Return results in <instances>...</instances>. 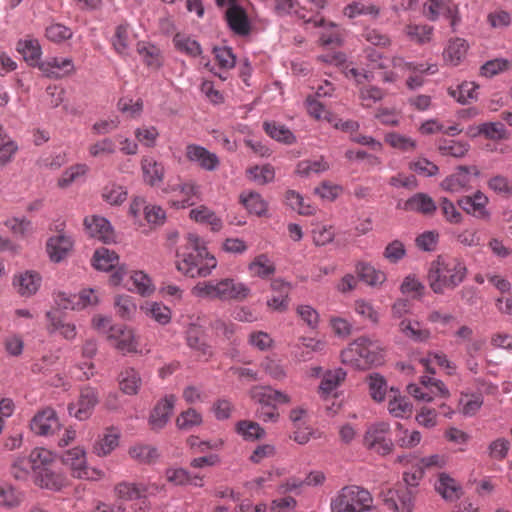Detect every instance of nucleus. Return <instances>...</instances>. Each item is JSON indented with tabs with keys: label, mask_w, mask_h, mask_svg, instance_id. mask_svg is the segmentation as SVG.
<instances>
[{
	"label": "nucleus",
	"mask_w": 512,
	"mask_h": 512,
	"mask_svg": "<svg viewBox=\"0 0 512 512\" xmlns=\"http://www.w3.org/2000/svg\"><path fill=\"white\" fill-rule=\"evenodd\" d=\"M330 169V163L323 156L314 159H304L297 163L295 173L300 177L319 175Z\"/></svg>",
	"instance_id": "obj_32"
},
{
	"label": "nucleus",
	"mask_w": 512,
	"mask_h": 512,
	"mask_svg": "<svg viewBox=\"0 0 512 512\" xmlns=\"http://www.w3.org/2000/svg\"><path fill=\"white\" fill-rule=\"evenodd\" d=\"M272 288L276 290H280V294L277 296H272L267 301L268 307L276 311H285L288 307V293H289V285L280 280H275L272 283Z\"/></svg>",
	"instance_id": "obj_52"
},
{
	"label": "nucleus",
	"mask_w": 512,
	"mask_h": 512,
	"mask_svg": "<svg viewBox=\"0 0 512 512\" xmlns=\"http://www.w3.org/2000/svg\"><path fill=\"white\" fill-rule=\"evenodd\" d=\"M193 296L220 301H242L250 293V289L234 278H223L198 282L192 289Z\"/></svg>",
	"instance_id": "obj_4"
},
{
	"label": "nucleus",
	"mask_w": 512,
	"mask_h": 512,
	"mask_svg": "<svg viewBox=\"0 0 512 512\" xmlns=\"http://www.w3.org/2000/svg\"><path fill=\"white\" fill-rule=\"evenodd\" d=\"M263 129L272 139L284 144H292L296 140L293 133L282 124L264 122Z\"/></svg>",
	"instance_id": "obj_51"
},
{
	"label": "nucleus",
	"mask_w": 512,
	"mask_h": 512,
	"mask_svg": "<svg viewBox=\"0 0 512 512\" xmlns=\"http://www.w3.org/2000/svg\"><path fill=\"white\" fill-rule=\"evenodd\" d=\"M135 138L142 146L154 148L159 138V131L153 125H142L135 129Z\"/></svg>",
	"instance_id": "obj_60"
},
{
	"label": "nucleus",
	"mask_w": 512,
	"mask_h": 512,
	"mask_svg": "<svg viewBox=\"0 0 512 512\" xmlns=\"http://www.w3.org/2000/svg\"><path fill=\"white\" fill-rule=\"evenodd\" d=\"M165 192L179 193L182 199L180 201L173 202V205L177 208H184L186 206L193 205V199L197 198L199 195V186L193 180L181 181L179 183L169 181L165 188Z\"/></svg>",
	"instance_id": "obj_17"
},
{
	"label": "nucleus",
	"mask_w": 512,
	"mask_h": 512,
	"mask_svg": "<svg viewBox=\"0 0 512 512\" xmlns=\"http://www.w3.org/2000/svg\"><path fill=\"white\" fill-rule=\"evenodd\" d=\"M423 13L430 21H436L440 16L445 17L450 20L453 31L461 21L458 4L453 0H429L424 4Z\"/></svg>",
	"instance_id": "obj_9"
},
{
	"label": "nucleus",
	"mask_w": 512,
	"mask_h": 512,
	"mask_svg": "<svg viewBox=\"0 0 512 512\" xmlns=\"http://www.w3.org/2000/svg\"><path fill=\"white\" fill-rule=\"evenodd\" d=\"M467 267L463 259L442 254L430 263L427 280L431 290L444 294L447 290L457 288L467 276Z\"/></svg>",
	"instance_id": "obj_2"
},
{
	"label": "nucleus",
	"mask_w": 512,
	"mask_h": 512,
	"mask_svg": "<svg viewBox=\"0 0 512 512\" xmlns=\"http://www.w3.org/2000/svg\"><path fill=\"white\" fill-rule=\"evenodd\" d=\"M478 85L474 82L465 81L456 87L448 88V94L461 104L470 103L477 99Z\"/></svg>",
	"instance_id": "obj_43"
},
{
	"label": "nucleus",
	"mask_w": 512,
	"mask_h": 512,
	"mask_svg": "<svg viewBox=\"0 0 512 512\" xmlns=\"http://www.w3.org/2000/svg\"><path fill=\"white\" fill-rule=\"evenodd\" d=\"M387 408L389 413L397 418L410 416L413 411V406L410 401L405 396H402L398 390L393 388H391L389 392Z\"/></svg>",
	"instance_id": "obj_34"
},
{
	"label": "nucleus",
	"mask_w": 512,
	"mask_h": 512,
	"mask_svg": "<svg viewBox=\"0 0 512 512\" xmlns=\"http://www.w3.org/2000/svg\"><path fill=\"white\" fill-rule=\"evenodd\" d=\"M190 218L195 222L209 225L212 231H219L222 228V220L204 205L192 209Z\"/></svg>",
	"instance_id": "obj_39"
},
{
	"label": "nucleus",
	"mask_w": 512,
	"mask_h": 512,
	"mask_svg": "<svg viewBox=\"0 0 512 512\" xmlns=\"http://www.w3.org/2000/svg\"><path fill=\"white\" fill-rule=\"evenodd\" d=\"M185 157L189 162L196 164L205 171L212 172L220 166L219 157L198 144H188L185 147Z\"/></svg>",
	"instance_id": "obj_13"
},
{
	"label": "nucleus",
	"mask_w": 512,
	"mask_h": 512,
	"mask_svg": "<svg viewBox=\"0 0 512 512\" xmlns=\"http://www.w3.org/2000/svg\"><path fill=\"white\" fill-rule=\"evenodd\" d=\"M23 501L22 492L18 491L12 485H0V506L6 509L18 507Z\"/></svg>",
	"instance_id": "obj_55"
},
{
	"label": "nucleus",
	"mask_w": 512,
	"mask_h": 512,
	"mask_svg": "<svg viewBox=\"0 0 512 512\" xmlns=\"http://www.w3.org/2000/svg\"><path fill=\"white\" fill-rule=\"evenodd\" d=\"M108 340L113 347L122 354H148L150 348L147 345L142 346L140 336L125 325L117 324L110 326L108 330Z\"/></svg>",
	"instance_id": "obj_6"
},
{
	"label": "nucleus",
	"mask_w": 512,
	"mask_h": 512,
	"mask_svg": "<svg viewBox=\"0 0 512 512\" xmlns=\"http://www.w3.org/2000/svg\"><path fill=\"white\" fill-rule=\"evenodd\" d=\"M436 491L447 501H456L463 494L462 486L450 475L440 473L435 484Z\"/></svg>",
	"instance_id": "obj_28"
},
{
	"label": "nucleus",
	"mask_w": 512,
	"mask_h": 512,
	"mask_svg": "<svg viewBox=\"0 0 512 512\" xmlns=\"http://www.w3.org/2000/svg\"><path fill=\"white\" fill-rule=\"evenodd\" d=\"M31 430L41 436L53 434L60 428V422L54 409L46 407L39 410L30 422Z\"/></svg>",
	"instance_id": "obj_14"
},
{
	"label": "nucleus",
	"mask_w": 512,
	"mask_h": 512,
	"mask_svg": "<svg viewBox=\"0 0 512 512\" xmlns=\"http://www.w3.org/2000/svg\"><path fill=\"white\" fill-rule=\"evenodd\" d=\"M132 43L131 34L127 24H121L116 27L112 38V45L120 55H127Z\"/></svg>",
	"instance_id": "obj_50"
},
{
	"label": "nucleus",
	"mask_w": 512,
	"mask_h": 512,
	"mask_svg": "<svg viewBox=\"0 0 512 512\" xmlns=\"http://www.w3.org/2000/svg\"><path fill=\"white\" fill-rule=\"evenodd\" d=\"M98 402V391L91 386H84L80 389L78 401L68 405V412L76 419L84 421L92 415Z\"/></svg>",
	"instance_id": "obj_10"
},
{
	"label": "nucleus",
	"mask_w": 512,
	"mask_h": 512,
	"mask_svg": "<svg viewBox=\"0 0 512 512\" xmlns=\"http://www.w3.org/2000/svg\"><path fill=\"white\" fill-rule=\"evenodd\" d=\"M469 45L467 41L460 37L451 38L443 51V58L453 66L459 65L466 57Z\"/></svg>",
	"instance_id": "obj_31"
},
{
	"label": "nucleus",
	"mask_w": 512,
	"mask_h": 512,
	"mask_svg": "<svg viewBox=\"0 0 512 512\" xmlns=\"http://www.w3.org/2000/svg\"><path fill=\"white\" fill-rule=\"evenodd\" d=\"M146 316L154 320L160 325L170 323L172 313L169 307L159 302H147L141 307Z\"/></svg>",
	"instance_id": "obj_42"
},
{
	"label": "nucleus",
	"mask_w": 512,
	"mask_h": 512,
	"mask_svg": "<svg viewBox=\"0 0 512 512\" xmlns=\"http://www.w3.org/2000/svg\"><path fill=\"white\" fill-rule=\"evenodd\" d=\"M54 301L61 309L79 310L98 303V296L93 289H83L79 294L58 292Z\"/></svg>",
	"instance_id": "obj_12"
},
{
	"label": "nucleus",
	"mask_w": 512,
	"mask_h": 512,
	"mask_svg": "<svg viewBox=\"0 0 512 512\" xmlns=\"http://www.w3.org/2000/svg\"><path fill=\"white\" fill-rule=\"evenodd\" d=\"M39 69L52 78H62L75 71L71 58L51 57L39 63Z\"/></svg>",
	"instance_id": "obj_19"
},
{
	"label": "nucleus",
	"mask_w": 512,
	"mask_h": 512,
	"mask_svg": "<svg viewBox=\"0 0 512 512\" xmlns=\"http://www.w3.org/2000/svg\"><path fill=\"white\" fill-rule=\"evenodd\" d=\"M251 275L261 278L268 277L275 272L273 262L264 254L257 256L249 265Z\"/></svg>",
	"instance_id": "obj_62"
},
{
	"label": "nucleus",
	"mask_w": 512,
	"mask_h": 512,
	"mask_svg": "<svg viewBox=\"0 0 512 512\" xmlns=\"http://www.w3.org/2000/svg\"><path fill=\"white\" fill-rule=\"evenodd\" d=\"M119 256L107 248H99L95 251L92 258V265L97 270L110 271L117 267Z\"/></svg>",
	"instance_id": "obj_40"
},
{
	"label": "nucleus",
	"mask_w": 512,
	"mask_h": 512,
	"mask_svg": "<svg viewBox=\"0 0 512 512\" xmlns=\"http://www.w3.org/2000/svg\"><path fill=\"white\" fill-rule=\"evenodd\" d=\"M343 14L350 19L359 16H370L376 19L380 14V8L368 1L355 0L344 7Z\"/></svg>",
	"instance_id": "obj_36"
},
{
	"label": "nucleus",
	"mask_w": 512,
	"mask_h": 512,
	"mask_svg": "<svg viewBox=\"0 0 512 512\" xmlns=\"http://www.w3.org/2000/svg\"><path fill=\"white\" fill-rule=\"evenodd\" d=\"M31 469L35 475L46 468H50L54 462V456L51 451L45 448H35L30 452Z\"/></svg>",
	"instance_id": "obj_47"
},
{
	"label": "nucleus",
	"mask_w": 512,
	"mask_h": 512,
	"mask_svg": "<svg viewBox=\"0 0 512 512\" xmlns=\"http://www.w3.org/2000/svg\"><path fill=\"white\" fill-rule=\"evenodd\" d=\"M176 397L174 395H166L161 399L153 408L150 417L149 425L153 430L162 429L170 419Z\"/></svg>",
	"instance_id": "obj_18"
},
{
	"label": "nucleus",
	"mask_w": 512,
	"mask_h": 512,
	"mask_svg": "<svg viewBox=\"0 0 512 512\" xmlns=\"http://www.w3.org/2000/svg\"><path fill=\"white\" fill-rule=\"evenodd\" d=\"M275 8L279 14H292L295 13L299 18L303 19L306 23H313L315 27L323 26L325 21L323 18L319 19H305V15L301 14L298 10L299 3L297 0H276Z\"/></svg>",
	"instance_id": "obj_49"
},
{
	"label": "nucleus",
	"mask_w": 512,
	"mask_h": 512,
	"mask_svg": "<svg viewBox=\"0 0 512 512\" xmlns=\"http://www.w3.org/2000/svg\"><path fill=\"white\" fill-rule=\"evenodd\" d=\"M469 144L464 141L442 140L439 143L438 150L443 156H452L461 158L466 155L469 150Z\"/></svg>",
	"instance_id": "obj_58"
},
{
	"label": "nucleus",
	"mask_w": 512,
	"mask_h": 512,
	"mask_svg": "<svg viewBox=\"0 0 512 512\" xmlns=\"http://www.w3.org/2000/svg\"><path fill=\"white\" fill-rule=\"evenodd\" d=\"M252 398L256 402L271 403L275 406L277 404H289L291 402L290 395L283 391L273 389L270 386H259L253 388Z\"/></svg>",
	"instance_id": "obj_29"
},
{
	"label": "nucleus",
	"mask_w": 512,
	"mask_h": 512,
	"mask_svg": "<svg viewBox=\"0 0 512 512\" xmlns=\"http://www.w3.org/2000/svg\"><path fill=\"white\" fill-rule=\"evenodd\" d=\"M42 283L40 274L33 270L19 272L13 277V286L23 297H30L39 290Z\"/></svg>",
	"instance_id": "obj_16"
},
{
	"label": "nucleus",
	"mask_w": 512,
	"mask_h": 512,
	"mask_svg": "<svg viewBox=\"0 0 512 512\" xmlns=\"http://www.w3.org/2000/svg\"><path fill=\"white\" fill-rule=\"evenodd\" d=\"M119 440V431L114 427H107L97 435L91 451L98 457H107L119 446Z\"/></svg>",
	"instance_id": "obj_15"
},
{
	"label": "nucleus",
	"mask_w": 512,
	"mask_h": 512,
	"mask_svg": "<svg viewBox=\"0 0 512 512\" xmlns=\"http://www.w3.org/2000/svg\"><path fill=\"white\" fill-rule=\"evenodd\" d=\"M356 272L359 278L369 286H380L386 281V274L369 263L359 262L356 265Z\"/></svg>",
	"instance_id": "obj_38"
},
{
	"label": "nucleus",
	"mask_w": 512,
	"mask_h": 512,
	"mask_svg": "<svg viewBox=\"0 0 512 512\" xmlns=\"http://www.w3.org/2000/svg\"><path fill=\"white\" fill-rule=\"evenodd\" d=\"M478 175L477 167L460 166L455 173L441 182V188L451 193L464 192L472 187V183Z\"/></svg>",
	"instance_id": "obj_11"
},
{
	"label": "nucleus",
	"mask_w": 512,
	"mask_h": 512,
	"mask_svg": "<svg viewBox=\"0 0 512 512\" xmlns=\"http://www.w3.org/2000/svg\"><path fill=\"white\" fill-rule=\"evenodd\" d=\"M129 281L131 283L129 290L134 291L141 296H150L155 290V286L151 278L143 271H133Z\"/></svg>",
	"instance_id": "obj_44"
},
{
	"label": "nucleus",
	"mask_w": 512,
	"mask_h": 512,
	"mask_svg": "<svg viewBox=\"0 0 512 512\" xmlns=\"http://www.w3.org/2000/svg\"><path fill=\"white\" fill-rule=\"evenodd\" d=\"M225 19L236 35L246 36L250 33L251 26L247 13L238 3L226 9Z\"/></svg>",
	"instance_id": "obj_21"
},
{
	"label": "nucleus",
	"mask_w": 512,
	"mask_h": 512,
	"mask_svg": "<svg viewBox=\"0 0 512 512\" xmlns=\"http://www.w3.org/2000/svg\"><path fill=\"white\" fill-rule=\"evenodd\" d=\"M236 432L247 441L261 439L265 435V430L256 422L241 420L236 424Z\"/></svg>",
	"instance_id": "obj_54"
},
{
	"label": "nucleus",
	"mask_w": 512,
	"mask_h": 512,
	"mask_svg": "<svg viewBox=\"0 0 512 512\" xmlns=\"http://www.w3.org/2000/svg\"><path fill=\"white\" fill-rule=\"evenodd\" d=\"M217 267V259L200 237L194 233L186 236V244L177 251L176 268L191 278H205Z\"/></svg>",
	"instance_id": "obj_1"
},
{
	"label": "nucleus",
	"mask_w": 512,
	"mask_h": 512,
	"mask_svg": "<svg viewBox=\"0 0 512 512\" xmlns=\"http://www.w3.org/2000/svg\"><path fill=\"white\" fill-rule=\"evenodd\" d=\"M248 177L257 184L264 185L270 183L275 178L274 167L270 164L262 166H253L247 170Z\"/></svg>",
	"instance_id": "obj_63"
},
{
	"label": "nucleus",
	"mask_w": 512,
	"mask_h": 512,
	"mask_svg": "<svg viewBox=\"0 0 512 512\" xmlns=\"http://www.w3.org/2000/svg\"><path fill=\"white\" fill-rule=\"evenodd\" d=\"M346 377V372L339 368L333 371H327L319 386L322 395H329L334 391Z\"/></svg>",
	"instance_id": "obj_56"
},
{
	"label": "nucleus",
	"mask_w": 512,
	"mask_h": 512,
	"mask_svg": "<svg viewBox=\"0 0 512 512\" xmlns=\"http://www.w3.org/2000/svg\"><path fill=\"white\" fill-rule=\"evenodd\" d=\"M114 309L120 318L131 320L136 314L137 306L131 296L118 295L114 299Z\"/></svg>",
	"instance_id": "obj_53"
},
{
	"label": "nucleus",
	"mask_w": 512,
	"mask_h": 512,
	"mask_svg": "<svg viewBox=\"0 0 512 512\" xmlns=\"http://www.w3.org/2000/svg\"><path fill=\"white\" fill-rule=\"evenodd\" d=\"M137 52L144 63L151 68H159L162 65V55L158 47L147 42L137 44Z\"/></svg>",
	"instance_id": "obj_45"
},
{
	"label": "nucleus",
	"mask_w": 512,
	"mask_h": 512,
	"mask_svg": "<svg viewBox=\"0 0 512 512\" xmlns=\"http://www.w3.org/2000/svg\"><path fill=\"white\" fill-rule=\"evenodd\" d=\"M84 226L87 233L105 243L114 240V233L110 223L100 216H88L84 219Z\"/></svg>",
	"instance_id": "obj_23"
},
{
	"label": "nucleus",
	"mask_w": 512,
	"mask_h": 512,
	"mask_svg": "<svg viewBox=\"0 0 512 512\" xmlns=\"http://www.w3.org/2000/svg\"><path fill=\"white\" fill-rule=\"evenodd\" d=\"M240 202L251 214L262 216L267 211V203L261 195L256 192H243L240 195Z\"/></svg>",
	"instance_id": "obj_48"
},
{
	"label": "nucleus",
	"mask_w": 512,
	"mask_h": 512,
	"mask_svg": "<svg viewBox=\"0 0 512 512\" xmlns=\"http://www.w3.org/2000/svg\"><path fill=\"white\" fill-rule=\"evenodd\" d=\"M128 453L131 458L144 464L155 462L159 456L155 447L145 444H136L130 447Z\"/></svg>",
	"instance_id": "obj_57"
},
{
	"label": "nucleus",
	"mask_w": 512,
	"mask_h": 512,
	"mask_svg": "<svg viewBox=\"0 0 512 512\" xmlns=\"http://www.w3.org/2000/svg\"><path fill=\"white\" fill-rule=\"evenodd\" d=\"M102 198L110 205H120L127 198V191L125 187L109 183L102 189Z\"/></svg>",
	"instance_id": "obj_64"
},
{
	"label": "nucleus",
	"mask_w": 512,
	"mask_h": 512,
	"mask_svg": "<svg viewBox=\"0 0 512 512\" xmlns=\"http://www.w3.org/2000/svg\"><path fill=\"white\" fill-rule=\"evenodd\" d=\"M371 493L358 485L342 487L330 502L331 512H371L374 508Z\"/></svg>",
	"instance_id": "obj_5"
},
{
	"label": "nucleus",
	"mask_w": 512,
	"mask_h": 512,
	"mask_svg": "<svg viewBox=\"0 0 512 512\" xmlns=\"http://www.w3.org/2000/svg\"><path fill=\"white\" fill-rule=\"evenodd\" d=\"M67 483L68 480L64 474L55 472L51 468H46L35 475V484L40 488L60 491Z\"/></svg>",
	"instance_id": "obj_30"
},
{
	"label": "nucleus",
	"mask_w": 512,
	"mask_h": 512,
	"mask_svg": "<svg viewBox=\"0 0 512 512\" xmlns=\"http://www.w3.org/2000/svg\"><path fill=\"white\" fill-rule=\"evenodd\" d=\"M341 361L354 369L365 370L383 363L385 349L379 340L360 336L341 351Z\"/></svg>",
	"instance_id": "obj_3"
},
{
	"label": "nucleus",
	"mask_w": 512,
	"mask_h": 512,
	"mask_svg": "<svg viewBox=\"0 0 512 512\" xmlns=\"http://www.w3.org/2000/svg\"><path fill=\"white\" fill-rule=\"evenodd\" d=\"M115 492L116 495L123 500H140L141 505L138 508L139 510H143L148 507L146 500L147 488L143 484L122 482L115 487Z\"/></svg>",
	"instance_id": "obj_27"
},
{
	"label": "nucleus",
	"mask_w": 512,
	"mask_h": 512,
	"mask_svg": "<svg viewBox=\"0 0 512 512\" xmlns=\"http://www.w3.org/2000/svg\"><path fill=\"white\" fill-rule=\"evenodd\" d=\"M488 197L481 191H477L473 195L463 196L458 200L459 207L476 218L486 219L489 213L486 209Z\"/></svg>",
	"instance_id": "obj_20"
},
{
	"label": "nucleus",
	"mask_w": 512,
	"mask_h": 512,
	"mask_svg": "<svg viewBox=\"0 0 512 512\" xmlns=\"http://www.w3.org/2000/svg\"><path fill=\"white\" fill-rule=\"evenodd\" d=\"M399 329L405 337L415 342H424L430 338V331L417 321L404 319L400 322Z\"/></svg>",
	"instance_id": "obj_41"
},
{
	"label": "nucleus",
	"mask_w": 512,
	"mask_h": 512,
	"mask_svg": "<svg viewBox=\"0 0 512 512\" xmlns=\"http://www.w3.org/2000/svg\"><path fill=\"white\" fill-rule=\"evenodd\" d=\"M416 495V488L399 486L383 492V502L393 512H413Z\"/></svg>",
	"instance_id": "obj_7"
},
{
	"label": "nucleus",
	"mask_w": 512,
	"mask_h": 512,
	"mask_svg": "<svg viewBox=\"0 0 512 512\" xmlns=\"http://www.w3.org/2000/svg\"><path fill=\"white\" fill-rule=\"evenodd\" d=\"M390 426L386 422L371 425L364 436L365 446L380 455H387L393 450V442L389 437Z\"/></svg>",
	"instance_id": "obj_8"
},
{
	"label": "nucleus",
	"mask_w": 512,
	"mask_h": 512,
	"mask_svg": "<svg viewBox=\"0 0 512 512\" xmlns=\"http://www.w3.org/2000/svg\"><path fill=\"white\" fill-rule=\"evenodd\" d=\"M17 51L23 56L30 65H36L42 54L40 43L37 39L26 37L17 43Z\"/></svg>",
	"instance_id": "obj_37"
},
{
	"label": "nucleus",
	"mask_w": 512,
	"mask_h": 512,
	"mask_svg": "<svg viewBox=\"0 0 512 512\" xmlns=\"http://www.w3.org/2000/svg\"><path fill=\"white\" fill-rule=\"evenodd\" d=\"M367 382L372 399L376 402H382L388 389L385 378L378 373H373L367 377Z\"/></svg>",
	"instance_id": "obj_59"
},
{
	"label": "nucleus",
	"mask_w": 512,
	"mask_h": 512,
	"mask_svg": "<svg viewBox=\"0 0 512 512\" xmlns=\"http://www.w3.org/2000/svg\"><path fill=\"white\" fill-rule=\"evenodd\" d=\"M404 209L431 216L435 213L437 206L434 200L427 194L417 193L405 202Z\"/></svg>",
	"instance_id": "obj_35"
},
{
	"label": "nucleus",
	"mask_w": 512,
	"mask_h": 512,
	"mask_svg": "<svg viewBox=\"0 0 512 512\" xmlns=\"http://www.w3.org/2000/svg\"><path fill=\"white\" fill-rule=\"evenodd\" d=\"M73 247V240L66 234L52 236L47 241V252L53 262H60L67 257Z\"/></svg>",
	"instance_id": "obj_26"
},
{
	"label": "nucleus",
	"mask_w": 512,
	"mask_h": 512,
	"mask_svg": "<svg viewBox=\"0 0 512 512\" xmlns=\"http://www.w3.org/2000/svg\"><path fill=\"white\" fill-rule=\"evenodd\" d=\"M62 462L64 465L70 468L71 474L75 478L87 477L85 470L86 451L82 447H74L65 451L62 455Z\"/></svg>",
	"instance_id": "obj_25"
},
{
	"label": "nucleus",
	"mask_w": 512,
	"mask_h": 512,
	"mask_svg": "<svg viewBox=\"0 0 512 512\" xmlns=\"http://www.w3.org/2000/svg\"><path fill=\"white\" fill-rule=\"evenodd\" d=\"M47 318V331L49 334L58 332L64 339L73 340L77 335L76 326L74 323L67 322L58 311H48Z\"/></svg>",
	"instance_id": "obj_24"
},
{
	"label": "nucleus",
	"mask_w": 512,
	"mask_h": 512,
	"mask_svg": "<svg viewBox=\"0 0 512 512\" xmlns=\"http://www.w3.org/2000/svg\"><path fill=\"white\" fill-rule=\"evenodd\" d=\"M144 182L149 186H159L165 177V167L162 162L152 156H144L140 162Z\"/></svg>",
	"instance_id": "obj_22"
},
{
	"label": "nucleus",
	"mask_w": 512,
	"mask_h": 512,
	"mask_svg": "<svg viewBox=\"0 0 512 512\" xmlns=\"http://www.w3.org/2000/svg\"><path fill=\"white\" fill-rule=\"evenodd\" d=\"M405 34L409 37L410 40L419 44H424L431 40L433 35V27L426 24H408L405 27Z\"/></svg>",
	"instance_id": "obj_61"
},
{
	"label": "nucleus",
	"mask_w": 512,
	"mask_h": 512,
	"mask_svg": "<svg viewBox=\"0 0 512 512\" xmlns=\"http://www.w3.org/2000/svg\"><path fill=\"white\" fill-rule=\"evenodd\" d=\"M175 48L189 57H197L202 53L201 45L188 35L177 33L173 37Z\"/></svg>",
	"instance_id": "obj_46"
},
{
	"label": "nucleus",
	"mask_w": 512,
	"mask_h": 512,
	"mask_svg": "<svg viewBox=\"0 0 512 512\" xmlns=\"http://www.w3.org/2000/svg\"><path fill=\"white\" fill-rule=\"evenodd\" d=\"M119 388L127 395H136L142 385V379L139 372L132 368H124L118 376Z\"/></svg>",
	"instance_id": "obj_33"
}]
</instances>
